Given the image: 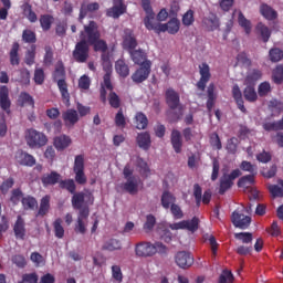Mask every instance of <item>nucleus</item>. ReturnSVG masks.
<instances>
[{"mask_svg":"<svg viewBox=\"0 0 283 283\" xmlns=\"http://www.w3.org/2000/svg\"><path fill=\"white\" fill-rule=\"evenodd\" d=\"M22 41L24 43H31L32 45H34V43H36V33L30 29L23 30Z\"/></svg>","mask_w":283,"mask_h":283,"instance_id":"obj_53","label":"nucleus"},{"mask_svg":"<svg viewBox=\"0 0 283 283\" xmlns=\"http://www.w3.org/2000/svg\"><path fill=\"white\" fill-rule=\"evenodd\" d=\"M102 66L105 74H112L114 67L112 65V60L109 57V53H102L101 55Z\"/></svg>","mask_w":283,"mask_h":283,"instance_id":"obj_46","label":"nucleus"},{"mask_svg":"<svg viewBox=\"0 0 283 283\" xmlns=\"http://www.w3.org/2000/svg\"><path fill=\"white\" fill-rule=\"evenodd\" d=\"M199 74L200 80L197 82V87L201 92H205V90H207V83L211 81V67H209L207 62H203L201 65H199Z\"/></svg>","mask_w":283,"mask_h":283,"instance_id":"obj_11","label":"nucleus"},{"mask_svg":"<svg viewBox=\"0 0 283 283\" xmlns=\"http://www.w3.org/2000/svg\"><path fill=\"white\" fill-rule=\"evenodd\" d=\"M136 140L138 147H140V149H144L145 151H147V149L151 147V135H149L148 132L139 133Z\"/></svg>","mask_w":283,"mask_h":283,"instance_id":"obj_30","label":"nucleus"},{"mask_svg":"<svg viewBox=\"0 0 283 283\" xmlns=\"http://www.w3.org/2000/svg\"><path fill=\"white\" fill-rule=\"evenodd\" d=\"M13 233L17 238V240H25V219H23V217H21V214H19L17 217V220L13 224Z\"/></svg>","mask_w":283,"mask_h":283,"instance_id":"obj_19","label":"nucleus"},{"mask_svg":"<svg viewBox=\"0 0 283 283\" xmlns=\"http://www.w3.org/2000/svg\"><path fill=\"white\" fill-rule=\"evenodd\" d=\"M272 78L276 85H281V83H283V65H277L274 69L272 73Z\"/></svg>","mask_w":283,"mask_h":283,"instance_id":"obj_58","label":"nucleus"},{"mask_svg":"<svg viewBox=\"0 0 283 283\" xmlns=\"http://www.w3.org/2000/svg\"><path fill=\"white\" fill-rule=\"evenodd\" d=\"M185 226L186 231H191V233H196L200 226V219H198V217H193L191 220H185Z\"/></svg>","mask_w":283,"mask_h":283,"instance_id":"obj_54","label":"nucleus"},{"mask_svg":"<svg viewBox=\"0 0 283 283\" xmlns=\"http://www.w3.org/2000/svg\"><path fill=\"white\" fill-rule=\"evenodd\" d=\"M108 103L114 109H118V107H120V97L118 96V94H116V92L109 93Z\"/></svg>","mask_w":283,"mask_h":283,"instance_id":"obj_63","label":"nucleus"},{"mask_svg":"<svg viewBox=\"0 0 283 283\" xmlns=\"http://www.w3.org/2000/svg\"><path fill=\"white\" fill-rule=\"evenodd\" d=\"M60 189H66V191H69V193H76V184L74 182V179H65L62 180L60 179V184H59Z\"/></svg>","mask_w":283,"mask_h":283,"instance_id":"obj_45","label":"nucleus"},{"mask_svg":"<svg viewBox=\"0 0 283 283\" xmlns=\"http://www.w3.org/2000/svg\"><path fill=\"white\" fill-rule=\"evenodd\" d=\"M175 262L179 269H189L193 266V255L187 251H179L175 255Z\"/></svg>","mask_w":283,"mask_h":283,"instance_id":"obj_13","label":"nucleus"},{"mask_svg":"<svg viewBox=\"0 0 283 283\" xmlns=\"http://www.w3.org/2000/svg\"><path fill=\"white\" fill-rule=\"evenodd\" d=\"M73 172L75 174V182L77 185L87 184V176H85V156L83 155L75 156Z\"/></svg>","mask_w":283,"mask_h":283,"instance_id":"obj_6","label":"nucleus"},{"mask_svg":"<svg viewBox=\"0 0 283 283\" xmlns=\"http://www.w3.org/2000/svg\"><path fill=\"white\" fill-rule=\"evenodd\" d=\"M71 203L73 209L81 213L83 209H90V207L94 205V193H92L91 191L75 192L72 196Z\"/></svg>","mask_w":283,"mask_h":283,"instance_id":"obj_3","label":"nucleus"},{"mask_svg":"<svg viewBox=\"0 0 283 283\" xmlns=\"http://www.w3.org/2000/svg\"><path fill=\"white\" fill-rule=\"evenodd\" d=\"M202 25L208 32H213L220 28V19L216 13H209L202 19Z\"/></svg>","mask_w":283,"mask_h":283,"instance_id":"obj_16","label":"nucleus"},{"mask_svg":"<svg viewBox=\"0 0 283 283\" xmlns=\"http://www.w3.org/2000/svg\"><path fill=\"white\" fill-rule=\"evenodd\" d=\"M255 176H258V174H250L241 177L238 181V187H249V185H253V182H255Z\"/></svg>","mask_w":283,"mask_h":283,"instance_id":"obj_55","label":"nucleus"},{"mask_svg":"<svg viewBox=\"0 0 283 283\" xmlns=\"http://www.w3.org/2000/svg\"><path fill=\"white\" fill-rule=\"evenodd\" d=\"M269 56L272 63H279V61L283 60V51L277 48L271 49L269 52Z\"/></svg>","mask_w":283,"mask_h":283,"instance_id":"obj_59","label":"nucleus"},{"mask_svg":"<svg viewBox=\"0 0 283 283\" xmlns=\"http://www.w3.org/2000/svg\"><path fill=\"white\" fill-rule=\"evenodd\" d=\"M12 102L10 101V91L8 86H0V107L7 114H10V107Z\"/></svg>","mask_w":283,"mask_h":283,"instance_id":"obj_21","label":"nucleus"},{"mask_svg":"<svg viewBox=\"0 0 283 283\" xmlns=\"http://www.w3.org/2000/svg\"><path fill=\"white\" fill-rule=\"evenodd\" d=\"M231 222L237 229H249L251 227V217L233 211Z\"/></svg>","mask_w":283,"mask_h":283,"instance_id":"obj_15","label":"nucleus"},{"mask_svg":"<svg viewBox=\"0 0 283 283\" xmlns=\"http://www.w3.org/2000/svg\"><path fill=\"white\" fill-rule=\"evenodd\" d=\"M232 98H234L238 109L243 114H247V107H244V99L242 98V91L238 84H234L232 87Z\"/></svg>","mask_w":283,"mask_h":283,"instance_id":"obj_27","label":"nucleus"},{"mask_svg":"<svg viewBox=\"0 0 283 283\" xmlns=\"http://www.w3.org/2000/svg\"><path fill=\"white\" fill-rule=\"evenodd\" d=\"M36 59V45L32 44L30 49L25 52L24 63L28 65H34Z\"/></svg>","mask_w":283,"mask_h":283,"instance_id":"obj_52","label":"nucleus"},{"mask_svg":"<svg viewBox=\"0 0 283 283\" xmlns=\"http://www.w3.org/2000/svg\"><path fill=\"white\" fill-rule=\"evenodd\" d=\"M127 12V6L123 0H113V7L106 10V17L111 19H120Z\"/></svg>","mask_w":283,"mask_h":283,"instance_id":"obj_12","label":"nucleus"},{"mask_svg":"<svg viewBox=\"0 0 283 283\" xmlns=\"http://www.w3.org/2000/svg\"><path fill=\"white\" fill-rule=\"evenodd\" d=\"M54 147L57 151H63V149H67L70 145H72V138L67 135H60L54 138Z\"/></svg>","mask_w":283,"mask_h":283,"instance_id":"obj_29","label":"nucleus"},{"mask_svg":"<svg viewBox=\"0 0 283 283\" xmlns=\"http://www.w3.org/2000/svg\"><path fill=\"white\" fill-rule=\"evenodd\" d=\"M81 40H85L86 43H95L101 39V31L98 30V23L91 20L87 24L84 25V30L80 33Z\"/></svg>","mask_w":283,"mask_h":283,"instance_id":"obj_5","label":"nucleus"},{"mask_svg":"<svg viewBox=\"0 0 283 283\" xmlns=\"http://www.w3.org/2000/svg\"><path fill=\"white\" fill-rule=\"evenodd\" d=\"M50 200H51V197L49 195H45L44 197H42V199L40 200V207L35 214L36 218H45V216L50 213Z\"/></svg>","mask_w":283,"mask_h":283,"instance_id":"obj_28","label":"nucleus"},{"mask_svg":"<svg viewBox=\"0 0 283 283\" xmlns=\"http://www.w3.org/2000/svg\"><path fill=\"white\" fill-rule=\"evenodd\" d=\"M135 254L137 258H154L156 255V247L151 242H138L135 245Z\"/></svg>","mask_w":283,"mask_h":283,"instance_id":"obj_9","label":"nucleus"},{"mask_svg":"<svg viewBox=\"0 0 283 283\" xmlns=\"http://www.w3.org/2000/svg\"><path fill=\"white\" fill-rule=\"evenodd\" d=\"M123 48L128 52H132L136 50V48H138V40H136V35H134V32L132 30L125 31Z\"/></svg>","mask_w":283,"mask_h":283,"instance_id":"obj_18","label":"nucleus"},{"mask_svg":"<svg viewBox=\"0 0 283 283\" xmlns=\"http://www.w3.org/2000/svg\"><path fill=\"white\" fill-rule=\"evenodd\" d=\"M97 10H101V4H98V2H93L88 4L82 3L78 14L80 23H83V19L87 17L88 12H96Z\"/></svg>","mask_w":283,"mask_h":283,"instance_id":"obj_25","label":"nucleus"},{"mask_svg":"<svg viewBox=\"0 0 283 283\" xmlns=\"http://www.w3.org/2000/svg\"><path fill=\"white\" fill-rule=\"evenodd\" d=\"M151 74V61H146L140 65L132 75V81L134 83H145Z\"/></svg>","mask_w":283,"mask_h":283,"instance_id":"obj_10","label":"nucleus"},{"mask_svg":"<svg viewBox=\"0 0 283 283\" xmlns=\"http://www.w3.org/2000/svg\"><path fill=\"white\" fill-rule=\"evenodd\" d=\"M102 249L103 251H120L123 243L118 239H109L103 244Z\"/></svg>","mask_w":283,"mask_h":283,"instance_id":"obj_42","label":"nucleus"},{"mask_svg":"<svg viewBox=\"0 0 283 283\" xmlns=\"http://www.w3.org/2000/svg\"><path fill=\"white\" fill-rule=\"evenodd\" d=\"M262 78V71L258 69H252L248 72L245 76V85H255L258 81Z\"/></svg>","mask_w":283,"mask_h":283,"instance_id":"obj_36","label":"nucleus"},{"mask_svg":"<svg viewBox=\"0 0 283 283\" xmlns=\"http://www.w3.org/2000/svg\"><path fill=\"white\" fill-rule=\"evenodd\" d=\"M135 125L137 129H147V126L149 125L147 115L144 113H137L135 116Z\"/></svg>","mask_w":283,"mask_h":283,"instance_id":"obj_44","label":"nucleus"},{"mask_svg":"<svg viewBox=\"0 0 283 283\" xmlns=\"http://www.w3.org/2000/svg\"><path fill=\"white\" fill-rule=\"evenodd\" d=\"M54 235L59 240H63L65 238V228H63V219L57 218L55 222H53Z\"/></svg>","mask_w":283,"mask_h":283,"instance_id":"obj_43","label":"nucleus"},{"mask_svg":"<svg viewBox=\"0 0 283 283\" xmlns=\"http://www.w3.org/2000/svg\"><path fill=\"white\" fill-rule=\"evenodd\" d=\"M25 142L31 149H34L45 147V145H48V137L45 136V134L34 128H29L25 132Z\"/></svg>","mask_w":283,"mask_h":283,"instance_id":"obj_4","label":"nucleus"},{"mask_svg":"<svg viewBox=\"0 0 283 283\" xmlns=\"http://www.w3.org/2000/svg\"><path fill=\"white\" fill-rule=\"evenodd\" d=\"M279 185L269 186V191L272 198H283V180H280Z\"/></svg>","mask_w":283,"mask_h":283,"instance_id":"obj_50","label":"nucleus"},{"mask_svg":"<svg viewBox=\"0 0 283 283\" xmlns=\"http://www.w3.org/2000/svg\"><path fill=\"white\" fill-rule=\"evenodd\" d=\"M90 218V209L85 208L82 211L78 212L77 214V220L74 227L75 233H81L82 235H85L87 232V223L85 220Z\"/></svg>","mask_w":283,"mask_h":283,"instance_id":"obj_14","label":"nucleus"},{"mask_svg":"<svg viewBox=\"0 0 283 283\" xmlns=\"http://www.w3.org/2000/svg\"><path fill=\"white\" fill-rule=\"evenodd\" d=\"M41 182H42L43 187H54V185H60L61 174H59L55 170H52L51 172L44 174L41 177Z\"/></svg>","mask_w":283,"mask_h":283,"instance_id":"obj_17","label":"nucleus"},{"mask_svg":"<svg viewBox=\"0 0 283 283\" xmlns=\"http://www.w3.org/2000/svg\"><path fill=\"white\" fill-rule=\"evenodd\" d=\"M142 8L146 12L144 18V25L149 32L155 34H161V32H168V34H178L180 32V20L178 18H170L167 23H160L156 20V13L151 8V0H142Z\"/></svg>","mask_w":283,"mask_h":283,"instance_id":"obj_1","label":"nucleus"},{"mask_svg":"<svg viewBox=\"0 0 283 283\" xmlns=\"http://www.w3.org/2000/svg\"><path fill=\"white\" fill-rule=\"evenodd\" d=\"M137 167L139 169V174L140 176H143V178H148L149 174H150V169H149V165L147 164V161H145V159L143 158H137Z\"/></svg>","mask_w":283,"mask_h":283,"instance_id":"obj_48","label":"nucleus"},{"mask_svg":"<svg viewBox=\"0 0 283 283\" xmlns=\"http://www.w3.org/2000/svg\"><path fill=\"white\" fill-rule=\"evenodd\" d=\"M156 227V217L154 214H148L146 217V222L143 226V229L146 233H149L154 231V228Z\"/></svg>","mask_w":283,"mask_h":283,"instance_id":"obj_56","label":"nucleus"},{"mask_svg":"<svg viewBox=\"0 0 283 283\" xmlns=\"http://www.w3.org/2000/svg\"><path fill=\"white\" fill-rule=\"evenodd\" d=\"M21 49V45L19 42H13L11 50L9 52V59L11 65H20L21 57L19 56V50Z\"/></svg>","mask_w":283,"mask_h":283,"instance_id":"obj_32","label":"nucleus"},{"mask_svg":"<svg viewBox=\"0 0 283 283\" xmlns=\"http://www.w3.org/2000/svg\"><path fill=\"white\" fill-rule=\"evenodd\" d=\"M18 103L20 107H25V105H29V107H32L34 109V97L30 95L28 92H21L18 98Z\"/></svg>","mask_w":283,"mask_h":283,"instance_id":"obj_38","label":"nucleus"},{"mask_svg":"<svg viewBox=\"0 0 283 283\" xmlns=\"http://www.w3.org/2000/svg\"><path fill=\"white\" fill-rule=\"evenodd\" d=\"M22 10H23L24 17H27L30 23H36V21H39V18L36 17V13L32 10V4H30V2H25L22 6Z\"/></svg>","mask_w":283,"mask_h":283,"instance_id":"obj_41","label":"nucleus"},{"mask_svg":"<svg viewBox=\"0 0 283 283\" xmlns=\"http://www.w3.org/2000/svg\"><path fill=\"white\" fill-rule=\"evenodd\" d=\"M115 71L122 78L129 76V65H127L125 60L119 59L115 62Z\"/></svg>","mask_w":283,"mask_h":283,"instance_id":"obj_35","label":"nucleus"},{"mask_svg":"<svg viewBox=\"0 0 283 283\" xmlns=\"http://www.w3.org/2000/svg\"><path fill=\"white\" fill-rule=\"evenodd\" d=\"M20 83L21 85H30V70L20 69Z\"/></svg>","mask_w":283,"mask_h":283,"instance_id":"obj_64","label":"nucleus"},{"mask_svg":"<svg viewBox=\"0 0 283 283\" xmlns=\"http://www.w3.org/2000/svg\"><path fill=\"white\" fill-rule=\"evenodd\" d=\"M240 176H242V171H240V169H234L229 175L224 174L220 178V188H219L220 196H224V193H227V191H229V189L233 187V180H235L237 178H240Z\"/></svg>","mask_w":283,"mask_h":283,"instance_id":"obj_8","label":"nucleus"},{"mask_svg":"<svg viewBox=\"0 0 283 283\" xmlns=\"http://www.w3.org/2000/svg\"><path fill=\"white\" fill-rule=\"evenodd\" d=\"M122 189L130 196L138 193V179H126V182L122 185Z\"/></svg>","mask_w":283,"mask_h":283,"instance_id":"obj_34","label":"nucleus"},{"mask_svg":"<svg viewBox=\"0 0 283 283\" xmlns=\"http://www.w3.org/2000/svg\"><path fill=\"white\" fill-rule=\"evenodd\" d=\"M233 280H235L233 273L229 270H223L219 276L218 283H233Z\"/></svg>","mask_w":283,"mask_h":283,"instance_id":"obj_60","label":"nucleus"},{"mask_svg":"<svg viewBox=\"0 0 283 283\" xmlns=\"http://www.w3.org/2000/svg\"><path fill=\"white\" fill-rule=\"evenodd\" d=\"M208 94V101H207V109L208 112H211L213 109V106L216 105V101L218 98V94H216V84L210 83L207 90Z\"/></svg>","mask_w":283,"mask_h":283,"instance_id":"obj_31","label":"nucleus"},{"mask_svg":"<svg viewBox=\"0 0 283 283\" xmlns=\"http://www.w3.org/2000/svg\"><path fill=\"white\" fill-rule=\"evenodd\" d=\"M195 12L193 10L189 9L184 15H182V24L189 28V25H193V22L196 21V18L193 17Z\"/></svg>","mask_w":283,"mask_h":283,"instance_id":"obj_61","label":"nucleus"},{"mask_svg":"<svg viewBox=\"0 0 283 283\" xmlns=\"http://www.w3.org/2000/svg\"><path fill=\"white\" fill-rule=\"evenodd\" d=\"M62 119L64 120L65 125H71L74 127L76 123H78V112L74 108H69L62 113Z\"/></svg>","mask_w":283,"mask_h":283,"instance_id":"obj_24","label":"nucleus"},{"mask_svg":"<svg viewBox=\"0 0 283 283\" xmlns=\"http://www.w3.org/2000/svg\"><path fill=\"white\" fill-rule=\"evenodd\" d=\"M235 240L242 241L243 244H251L253 242V233L239 232L234 234Z\"/></svg>","mask_w":283,"mask_h":283,"instance_id":"obj_57","label":"nucleus"},{"mask_svg":"<svg viewBox=\"0 0 283 283\" xmlns=\"http://www.w3.org/2000/svg\"><path fill=\"white\" fill-rule=\"evenodd\" d=\"M24 211H34L39 207V201L32 196H27L21 199Z\"/></svg>","mask_w":283,"mask_h":283,"instance_id":"obj_37","label":"nucleus"},{"mask_svg":"<svg viewBox=\"0 0 283 283\" xmlns=\"http://www.w3.org/2000/svg\"><path fill=\"white\" fill-rule=\"evenodd\" d=\"M133 63H135V65H143V63H147V53L145 51H143V49H134L133 51L128 52Z\"/></svg>","mask_w":283,"mask_h":283,"instance_id":"obj_26","label":"nucleus"},{"mask_svg":"<svg viewBox=\"0 0 283 283\" xmlns=\"http://www.w3.org/2000/svg\"><path fill=\"white\" fill-rule=\"evenodd\" d=\"M258 94L261 98H263V96H268L269 94H271V83H261L258 87Z\"/></svg>","mask_w":283,"mask_h":283,"instance_id":"obj_62","label":"nucleus"},{"mask_svg":"<svg viewBox=\"0 0 283 283\" xmlns=\"http://www.w3.org/2000/svg\"><path fill=\"white\" fill-rule=\"evenodd\" d=\"M15 160L19 165H22V167H34V165H36V158L23 150L17 153Z\"/></svg>","mask_w":283,"mask_h":283,"instance_id":"obj_20","label":"nucleus"},{"mask_svg":"<svg viewBox=\"0 0 283 283\" xmlns=\"http://www.w3.org/2000/svg\"><path fill=\"white\" fill-rule=\"evenodd\" d=\"M166 103L170 109H178L180 106V94L174 88H168L166 91Z\"/></svg>","mask_w":283,"mask_h":283,"instance_id":"obj_22","label":"nucleus"},{"mask_svg":"<svg viewBox=\"0 0 283 283\" xmlns=\"http://www.w3.org/2000/svg\"><path fill=\"white\" fill-rule=\"evenodd\" d=\"M73 59L76 63H87V59H90V43L86 40H80L75 44Z\"/></svg>","mask_w":283,"mask_h":283,"instance_id":"obj_7","label":"nucleus"},{"mask_svg":"<svg viewBox=\"0 0 283 283\" xmlns=\"http://www.w3.org/2000/svg\"><path fill=\"white\" fill-rule=\"evenodd\" d=\"M256 30L258 32H260L262 41L264 43H268L269 39H271V30L269 29V27L264 25V23L262 22H259L256 24Z\"/></svg>","mask_w":283,"mask_h":283,"instance_id":"obj_51","label":"nucleus"},{"mask_svg":"<svg viewBox=\"0 0 283 283\" xmlns=\"http://www.w3.org/2000/svg\"><path fill=\"white\" fill-rule=\"evenodd\" d=\"M52 23H54V17L51 14H42L40 17V24L44 32H48L52 28Z\"/></svg>","mask_w":283,"mask_h":283,"instance_id":"obj_47","label":"nucleus"},{"mask_svg":"<svg viewBox=\"0 0 283 283\" xmlns=\"http://www.w3.org/2000/svg\"><path fill=\"white\" fill-rule=\"evenodd\" d=\"M170 143L175 154H182V134H180V130L172 129Z\"/></svg>","mask_w":283,"mask_h":283,"instance_id":"obj_23","label":"nucleus"},{"mask_svg":"<svg viewBox=\"0 0 283 283\" xmlns=\"http://www.w3.org/2000/svg\"><path fill=\"white\" fill-rule=\"evenodd\" d=\"M238 22H239V25L243 28L245 34H251V20L247 19V17H244V13H242V11L239 12Z\"/></svg>","mask_w":283,"mask_h":283,"instance_id":"obj_49","label":"nucleus"},{"mask_svg":"<svg viewBox=\"0 0 283 283\" xmlns=\"http://www.w3.org/2000/svg\"><path fill=\"white\" fill-rule=\"evenodd\" d=\"M243 96L248 103H255V101H258V92H255V86L247 84V87L243 90Z\"/></svg>","mask_w":283,"mask_h":283,"instance_id":"obj_39","label":"nucleus"},{"mask_svg":"<svg viewBox=\"0 0 283 283\" xmlns=\"http://www.w3.org/2000/svg\"><path fill=\"white\" fill-rule=\"evenodd\" d=\"M171 205H176V196L168 190H165L161 195V207L169 209Z\"/></svg>","mask_w":283,"mask_h":283,"instance_id":"obj_40","label":"nucleus"},{"mask_svg":"<svg viewBox=\"0 0 283 283\" xmlns=\"http://www.w3.org/2000/svg\"><path fill=\"white\" fill-rule=\"evenodd\" d=\"M260 13L262 14V17H264V19H266L268 21H275V19H277V11H275L274 9L271 8V6L263 3L260 7Z\"/></svg>","mask_w":283,"mask_h":283,"instance_id":"obj_33","label":"nucleus"},{"mask_svg":"<svg viewBox=\"0 0 283 283\" xmlns=\"http://www.w3.org/2000/svg\"><path fill=\"white\" fill-rule=\"evenodd\" d=\"M52 78L53 82L57 84L63 103L66 107H70V91L67 90V82L65 81L67 74L65 73V64H63V61L56 63L55 70L52 73Z\"/></svg>","mask_w":283,"mask_h":283,"instance_id":"obj_2","label":"nucleus"}]
</instances>
